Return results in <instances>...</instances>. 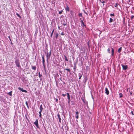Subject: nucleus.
<instances>
[{
  "mask_svg": "<svg viewBox=\"0 0 134 134\" xmlns=\"http://www.w3.org/2000/svg\"><path fill=\"white\" fill-rule=\"evenodd\" d=\"M76 118L77 119H78V118H79V115H76Z\"/></svg>",
  "mask_w": 134,
  "mask_h": 134,
  "instance_id": "473e14b6",
  "label": "nucleus"
},
{
  "mask_svg": "<svg viewBox=\"0 0 134 134\" xmlns=\"http://www.w3.org/2000/svg\"><path fill=\"white\" fill-rule=\"evenodd\" d=\"M125 0V1L128 4H130V0Z\"/></svg>",
  "mask_w": 134,
  "mask_h": 134,
  "instance_id": "dca6fc26",
  "label": "nucleus"
},
{
  "mask_svg": "<svg viewBox=\"0 0 134 134\" xmlns=\"http://www.w3.org/2000/svg\"><path fill=\"white\" fill-rule=\"evenodd\" d=\"M8 94L10 96H12V92L11 91L9 92L8 93Z\"/></svg>",
  "mask_w": 134,
  "mask_h": 134,
  "instance_id": "393cba45",
  "label": "nucleus"
},
{
  "mask_svg": "<svg viewBox=\"0 0 134 134\" xmlns=\"http://www.w3.org/2000/svg\"><path fill=\"white\" fill-rule=\"evenodd\" d=\"M18 89L20 91H22V92H25V93L27 92V91L26 90H23V88H21L20 87L18 88Z\"/></svg>",
  "mask_w": 134,
  "mask_h": 134,
  "instance_id": "39448f33",
  "label": "nucleus"
},
{
  "mask_svg": "<svg viewBox=\"0 0 134 134\" xmlns=\"http://www.w3.org/2000/svg\"><path fill=\"white\" fill-rule=\"evenodd\" d=\"M16 14L20 18H21V17L19 15V14L18 13H16Z\"/></svg>",
  "mask_w": 134,
  "mask_h": 134,
  "instance_id": "412c9836",
  "label": "nucleus"
},
{
  "mask_svg": "<svg viewBox=\"0 0 134 134\" xmlns=\"http://www.w3.org/2000/svg\"><path fill=\"white\" fill-rule=\"evenodd\" d=\"M80 22L81 23V26H82L83 25V26H86V25L84 24V23L83 22V20H81Z\"/></svg>",
  "mask_w": 134,
  "mask_h": 134,
  "instance_id": "f8f14e48",
  "label": "nucleus"
},
{
  "mask_svg": "<svg viewBox=\"0 0 134 134\" xmlns=\"http://www.w3.org/2000/svg\"><path fill=\"white\" fill-rule=\"evenodd\" d=\"M34 124L36 125V127L38 128H39L38 124V119H36L35 122L34 123Z\"/></svg>",
  "mask_w": 134,
  "mask_h": 134,
  "instance_id": "7ed1b4c3",
  "label": "nucleus"
},
{
  "mask_svg": "<svg viewBox=\"0 0 134 134\" xmlns=\"http://www.w3.org/2000/svg\"><path fill=\"white\" fill-rule=\"evenodd\" d=\"M51 55V51H50L49 52V53L48 52L47 53V55H46L47 58V61H48V59H49Z\"/></svg>",
  "mask_w": 134,
  "mask_h": 134,
  "instance_id": "f03ea898",
  "label": "nucleus"
},
{
  "mask_svg": "<svg viewBox=\"0 0 134 134\" xmlns=\"http://www.w3.org/2000/svg\"><path fill=\"white\" fill-rule=\"evenodd\" d=\"M38 75H39V77L40 78L41 77V76H42V75H41L40 74V72H39L38 73Z\"/></svg>",
  "mask_w": 134,
  "mask_h": 134,
  "instance_id": "bb28decb",
  "label": "nucleus"
},
{
  "mask_svg": "<svg viewBox=\"0 0 134 134\" xmlns=\"http://www.w3.org/2000/svg\"><path fill=\"white\" fill-rule=\"evenodd\" d=\"M63 25L64 26H65V25H66V24L64 23V24H63Z\"/></svg>",
  "mask_w": 134,
  "mask_h": 134,
  "instance_id": "c03bdc74",
  "label": "nucleus"
},
{
  "mask_svg": "<svg viewBox=\"0 0 134 134\" xmlns=\"http://www.w3.org/2000/svg\"><path fill=\"white\" fill-rule=\"evenodd\" d=\"M85 13L86 14H87V13H86V12H85Z\"/></svg>",
  "mask_w": 134,
  "mask_h": 134,
  "instance_id": "09e8293b",
  "label": "nucleus"
},
{
  "mask_svg": "<svg viewBox=\"0 0 134 134\" xmlns=\"http://www.w3.org/2000/svg\"><path fill=\"white\" fill-rule=\"evenodd\" d=\"M108 52L109 53H110V49L109 48H108L107 50Z\"/></svg>",
  "mask_w": 134,
  "mask_h": 134,
  "instance_id": "cd10ccee",
  "label": "nucleus"
},
{
  "mask_svg": "<svg viewBox=\"0 0 134 134\" xmlns=\"http://www.w3.org/2000/svg\"><path fill=\"white\" fill-rule=\"evenodd\" d=\"M58 29H60V27L59 26H58Z\"/></svg>",
  "mask_w": 134,
  "mask_h": 134,
  "instance_id": "49530a36",
  "label": "nucleus"
},
{
  "mask_svg": "<svg viewBox=\"0 0 134 134\" xmlns=\"http://www.w3.org/2000/svg\"><path fill=\"white\" fill-rule=\"evenodd\" d=\"M39 117H40V118H41V116H42V114H39Z\"/></svg>",
  "mask_w": 134,
  "mask_h": 134,
  "instance_id": "e433bc0d",
  "label": "nucleus"
},
{
  "mask_svg": "<svg viewBox=\"0 0 134 134\" xmlns=\"http://www.w3.org/2000/svg\"><path fill=\"white\" fill-rule=\"evenodd\" d=\"M134 17V16L133 15L132 16H131V19H132Z\"/></svg>",
  "mask_w": 134,
  "mask_h": 134,
  "instance_id": "a19ab883",
  "label": "nucleus"
},
{
  "mask_svg": "<svg viewBox=\"0 0 134 134\" xmlns=\"http://www.w3.org/2000/svg\"><path fill=\"white\" fill-rule=\"evenodd\" d=\"M79 17H82V13H80L79 14Z\"/></svg>",
  "mask_w": 134,
  "mask_h": 134,
  "instance_id": "a211bd4d",
  "label": "nucleus"
},
{
  "mask_svg": "<svg viewBox=\"0 0 134 134\" xmlns=\"http://www.w3.org/2000/svg\"><path fill=\"white\" fill-rule=\"evenodd\" d=\"M110 15L111 16H114V14L113 13V14H110Z\"/></svg>",
  "mask_w": 134,
  "mask_h": 134,
  "instance_id": "c85d7f7f",
  "label": "nucleus"
},
{
  "mask_svg": "<svg viewBox=\"0 0 134 134\" xmlns=\"http://www.w3.org/2000/svg\"><path fill=\"white\" fill-rule=\"evenodd\" d=\"M1 12L0 11V13Z\"/></svg>",
  "mask_w": 134,
  "mask_h": 134,
  "instance_id": "3c124183",
  "label": "nucleus"
},
{
  "mask_svg": "<svg viewBox=\"0 0 134 134\" xmlns=\"http://www.w3.org/2000/svg\"><path fill=\"white\" fill-rule=\"evenodd\" d=\"M131 113L132 114V115H134V114H133L132 111L131 112Z\"/></svg>",
  "mask_w": 134,
  "mask_h": 134,
  "instance_id": "79ce46f5",
  "label": "nucleus"
},
{
  "mask_svg": "<svg viewBox=\"0 0 134 134\" xmlns=\"http://www.w3.org/2000/svg\"><path fill=\"white\" fill-rule=\"evenodd\" d=\"M54 30L53 29V30L52 31V33H51V37H52V35H53V33L54 32Z\"/></svg>",
  "mask_w": 134,
  "mask_h": 134,
  "instance_id": "6ab92c4d",
  "label": "nucleus"
},
{
  "mask_svg": "<svg viewBox=\"0 0 134 134\" xmlns=\"http://www.w3.org/2000/svg\"><path fill=\"white\" fill-rule=\"evenodd\" d=\"M111 49H112L111 55L112 56H113L114 55V49L112 48H111Z\"/></svg>",
  "mask_w": 134,
  "mask_h": 134,
  "instance_id": "9b49d317",
  "label": "nucleus"
},
{
  "mask_svg": "<svg viewBox=\"0 0 134 134\" xmlns=\"http://www.w3.org/2000/svg\"><path fill=\"white\" fill-rule=\"evenodd\" d=\"M82 76V75L81 76H80L79 78V79H81V77Z\"/></svg>",
  "mask_w": 134,
  "mask_h": 134,
  "instance_id": "37998d69",
  "label": "nucleus"
},
{
  "mask_svg": "<svg viewBox=\"0 0 134 134\" xmlns=\"http://www.w3.org/2000/svg\"><path fill=\"white\" fill-rule=\"evenodd\" d=\"M104 5V4H103V5Z\"/></svg>",
  "mask_w": 134,
  "mask_h": 134,
  "instance_id": "8fccbe9b",
  "label": "nucleus"
},
{
  "mask_svg": "<svg viewBox=\"0 0 134 134\" xmlns=\"http://www.w3.org/2000/svg\"><path fill=\"white\" fill-rule=\"evenodd\" d=\"M60 35H64V33L63 32H62V33H61Z\"/></svg>",
  "mask_w": 134,
  "mask_h": 134,
  "instance_id": "7c9ffc66",
  "label": "nucleus"
},
{
  "mask_svg": "<svg viewBox=\"0 0 134 134\" xmlns=\"http://www.w3.org/2000/svg\"><path fill=\"white\" fill-rule=\"evenodd\" d=\"M113 19L111 18H110L109 22L110 23H111L113 22Z\"/></svg>",
  "mask_w": 134,
  "mask_h": 134,
  "instance_id": "aec40b11",
  "label": "nucleus"
},
{
  "mask_svg": "<svg viewBox=\"0 0 134 134\" xmlns=\"http://www.w3.org/2000/svg\"><path fill=\"white\" fill-rule=\"evenodd\" d=\"M32 69L34 70H35L36 69V67L35 66H32Z\"/></svg>",
  "mask_w": 134,
  "mask_h": 134,
  "instance_id": "2eb2a0df",
  "label": "nucleus"
},
{
  "mask_svg": "<svg viewBox=\"0 0 134 134\" xmlns=\"http://www.w3.org/2000/svg\"><path fill=\"white\" fill-rule=\"evenodd\" d=\"M43 64V66L44 68V69H45V64Z\"/></svg>",
  "mask_w": 134,
  "mask_h": 134,
  "instance_id": "58836bf2",
  "label": "nucleus"
},
{
  "mask_svg": "<svg viewBox=\"0 0 134 134\" xmlns=\"http://www.w3.org/2000/svg\"><path fill=\"white\" fill-rule=\"evenodd\" d=\"M67 95V98L68 100H70V97L69 93H66Z\"/></svg>",
  "mask_w": 134,
  "mask_h": 134,
  "instance_id": "1a4fd4ad",
  "label": "nucleus"
},
{
  "mask_svg": "<svg viewBox=\"0 0 134 134\" xmlns=\"http://www.w3.org/2000/svg\"><path fill=\"white\" fill-rule=\"evenodd\" d=\"M56 101H58V99H57L56 100Z\"/></svg>",
  "mask_w": 134,
  "mask_h": 134,
  "instance_id": "a18cd8bd",
  "label": "nucleus"
},
{
  "mask_svg": "<svg viewBox=\"0 0 134 134\" xmlns=\"http://www.w3.org/2000/svg\"><path fill=\"white\" fill-rule=\"evenodd\" d=\"M122 47H121L118 49V51L119 53H120L121 51L122 50Z\"/></svg>",
  "mask_w": 134,
  "mask_h": 134,
  "instance_id": "ddd939ff",
  "label": "nucleus"
},
{
  "mask_svg": "<svg viewBox=\"0 0 134 134\" xmlns=\"http://www.w3.org/2000/svg\"><path fill=\"white\" fill-rule=\"evenodd\" d=\"M121 66H122V69L123 70H126L128 68V66L127 65H124L122 64Z\"/></svg>",
  "mask_w": 134,
  "mask_h": 134,
  "instance_id": "20e7f679",
  "label": "nucleus"
},
{
  "mask_svg": "<svg viewBox=\"0 0 134 134\" xmlns=\"http://www.w3.org/2000/svg\"><path fill=\"white\" fill-rule=\"evenodd\" d=\"M58 36V34H56V38H57V37Z\"/></svg>",
  "mask_w": 134,
  "mask_h": 134,
  "instance_id": "f704fd0d",
  "label": "nucleus"
},
{
  "mask_svg": "<svg viewBox=\"0 0 134 134\" xmlns=\"http://www.w3.org/2000/svg\"><path fill=\"white\" fill-rule=\"evenodd\" d=\"M40 110L41 111H42L43 110V108H42V104H41L40 105Z\"/></svg>",
  "mask_w": 134,
  "mask_h": 134,
  "instance_id": "4468645a",
  "label": "nucleus"
},
{
  "mask_svg": "<svg viewBox=\"0 0 134 134\" xmlns=\"http://www.w3.org/2000/svg\"><path fill=\"white\" fill-rule=\"evenodd\" d=\"M65 70H67V71H68L69 72H70V70L69 69H66H66H65Z\"/></svg>",
  "mask_w": 134,
  "mask_h": 134,
  "instance_id": "c756f323",
  "label": "nucleus"
},
{
  "mask_svg": "<svg viewBox=\"0 0 134 134\" xmlns=\"http://www.w3.org/2000/svg\"><path fill=\"white\" fill-rule=\"evenodd\" d=\"M99 1H100V2L102 3H104L105 2V1H104L103 0H99Z\"/></svg>",
  "mask_w": 134,
  "mask_h": 134,
  "instance_id": "a878e982",
  "label": "nucleus"
},
{
  "mask_svg": "<svg viewBox=\"0 0 134 134\" xmlns=\"http://www.w3.org/2000/svg\"><path fill=\"white\" fill-rule=\"evenodd\" d=\"M65 8V9L66 11L69 12V10H70L69 8L67 5H66V6Z\"/></svg>",
  "mask_w": 134,
  "mask_h": 134,
  "instance_id": "0eeeda50",
  "label": "nucleus"
},
{
  "mask_svg": "<svg viewBox=\"0 0 134 134\" xmlns=\"http://www.w3.org/2000/svg\"><path fill=\"white\" fill-rule=\"evenodd\" d=\"M42 60L43 64H44V63H45V60H44V58L43 56H42Z\"/></svg>",
  "mask_w": 134,
  "mask_h": 134,
  "instance_id": "9d476101",
  "label": "nucleus"
},
{
  "mask_svg": "<svg viewBox=\"0 0 134 134\" xmlns=\"http://www.w3.org/2000/svg\"><path fill=\"white\" fill-rule=\"evenodd\" d=\"M76 115H79V112L77 111L76 113Z\"/></svg>",
  "mask_w": 134,
  "mask_h": 134,
  "instance_id": "72a5a7b5",
  "label": "nucleus"
},
{
  "mask_svg": "<svg viewBox=\"0 0 134 134\" xmlns=\"http://www.w3.org/2000/svg\"><path fill=\"white\" fill-rule=\"evenodd\" d=\"M57 116H58V118L59 119V122L60 123H61V118L60 117V115H59V114H57Z\"/></svg>",
  "mask_w": 134,
  "mask_h": 134,
  "instance_id": "6e6552de",
  "label": "nucleus"
},
{
  "mask_svg": "<svg viewBox=\"0 0 134 134\" xmlns=\"http://www.w3.org/2000/svg\"><path fill=\"white\" fill-rule=\"evenodd\" d=\"M25 104L26 105L27 107L28 108H29V105H28V103L27 102V101L26 102H25Z\"/></svg>",
  "mask_w": 134,
  "mask_h": 134,
  "instance_id": "f3484780",
  "label": "nucleus"
},
{
  "mask_svg": "<svg viewBox=\"0 0 134 134\" xmlns=\"http://www.w3.org/2000/svg\"><path fill=\"white\" fill-rule=\"evenodd\" d=\"M66 95V94H62V95L64 97H65Z\"/></svg>",
  "mask_w": 134,
  "mask_h": 134,
  "instance_id": "4c0bfd02",
  "label": "nucleus"
},
{
  "mask_svg": "<svg viewBox=\"0 0 134 134\" xmlns=\"http://www.w3.org/2000/svg\"><path fill=\"white\" fill-rule=\"evenodd\" d=\"M15 63L16 66L18 68L20 67V65L19 62V60L18 59H16L15 61Z\"/></svg>",
  "mask_w": 134,
  "mask_h": 134,
  "instance_id": "f257e3e1",
  "label": "nucleus"
},
{
  "mask_svg": "<svg viewBox=\"0 0 134 134\" xmlns=\"http://www.w3.org/2000/svg\"><path fill=\"white\" fill-rule=\"evenodd\" d=\"M105 93H106L107 95H108L109 94V90H108L107 88L106 87L105 88Z\"/></svg>",
  "mask_w": 134,
  "mask_h": 134,
  "instance_id": "423d86ee",
  "label": "nucleus"
},
{
  "mask_svg": "<svg viewBox=\"0 0 134 134\" xmlns=\"http://www.w3.org/2000/svg\"><path fill=\"white\" fill-rule=\"evenodd\" d=\"M119 95L120 96V98L122 97V95L121 93H120L119 94Z\"/></svg>",
  "mask_w": 134,
  "mask_h": 134,
  "instance_id": "b1692460",
  "label": "nucleus"
},
{
  "mask_svg": "<svg viewBox=\"0 0 134 134\" xmlns=\"http://www.w3.org/2000/svg\"><path fill=\"white\" fill-rule=\"evenodd\" d=\"M80 20H81V18H80Z\"/></svg>",
  "mask_w": 134,
  "mask_h": 134,
  "instance_id": "de8ad7c7",
  "label": "nucleus"
},
{
  "mask_svg": "<svg viewBox=\"0 0 134 134\" xmlns=\"http://www.w3.org/2000/svg\"><path fill=\"white\" fill-rule=\"evenodd\" d=\"M42 111L40 110V111L39 112V114H41Z\"/></svg>",
  "mask_w": 134,
  "mask_h": 134,
  "instance_id": "ea45409f",
  "label": "nucleus"
},
{
  "mask_svg": "<svg viewBox=\"0 0 134 134\" xmlns=\"http://www.w3.org/2000/svg\"><path fill=\"white\" fill-rule=\"evenodd\" d=\"M64 57H65V60L67 61H68V60L67 59V58L66 57V56L65 55H64Z\"/></svg>",
  "mask_w": 134,
  "mask_h": 134,
  "instance_id": "4be33fe9",
  "label": "nucleus"
},
{
  "mask_svg": "<svg viewBox=\"0 0 134 134\" xmlns=\"http://www.w3.org/2000/svg\"><path fill=\"white\" fill-rule=\"evenodd\" d=\"M118 3H116L115 4V5H114V6L115 7H118Z\"/></svg>",
  "mask_w": 134,
  "mask_h": 134,
  "instance_id": "5701e85b",
  "label": "nucleus"
},
{
  "mask_svg": "<svg viewBox=\"0 0 134 134\" xmlns=\"http://www.w3.org/2000/svg\"><path fill=\"white\" fill-rule=\"evenodd\" d=\"M62 12H63L62 10L61 11H59V14H61Z\"/></svg>",
  "mask_w": 134,
  "mask_h": 134,
  "instance_id": "2f4dec72",
  "label": "nucleus"
},
{
  "mask_svg": "<svg viewBox=\"0 0 134 134\" xmlns=\"http://www.w3.org/2000/svg\"><path fill=\"white\" fill-rule=\"evenodd\" d=\"M70 100H68V103L69 104H70Z\"/></svg>",
  "mask_w": 134,
  "mask_h": 134,
  "instance_id": "c9c22d12",
  "label": "nucleus"
}]
</instances>
